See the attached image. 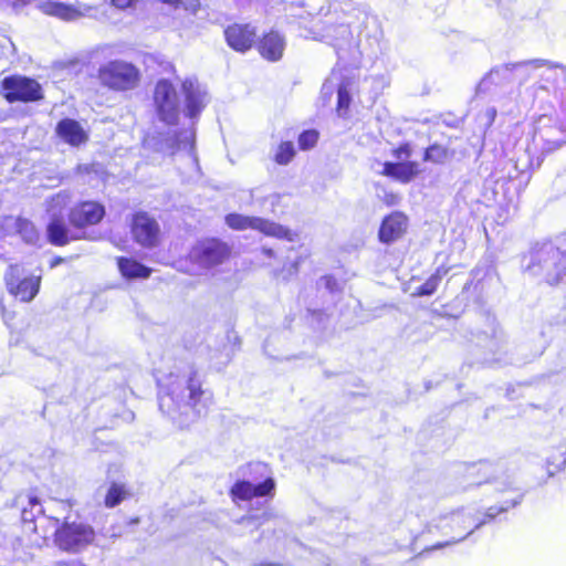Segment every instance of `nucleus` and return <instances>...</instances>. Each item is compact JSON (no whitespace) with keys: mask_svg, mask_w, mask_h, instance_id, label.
Instances as JSON below:
<instances>
[{"mask_svg":"<svg viewBox=\"0 0 566 566\" xmlns=\"http://www.w3.org/2000/svg\"><path fill=\"white\" fill-rule=\"evenodd\" d=\"M40 514L55 526L53 543L60 551L74 554L94 543L96 533L92 525L69 521L67 516L60 522L57 517L46 515L44 509L40 510Z\"/></svg>","mask_w":566,"mask_h":566,"instance_id":"nucleus-2","label":"nucleus"},{"mask_svg":"<svg viewBox=\"0 0 566 566\" xmlns=\"http://www.w3.org/2000/svg\"><path fill=\"white\" fill-rule=\"evenodd\" d=\"M265 253L271 255L272 254V250H265Z\"/></svg>","mask_w":566,"mask_h":566,"instance_id":"nucleus-50","label":"nucleus"},{"mask_svg":"<svg viewBox=\"0 0 566 566\" xmlns=\"http://www.w3.org/2000/svg\"><path fill=\"white\" fill-rule=\"evenodd\" d=\"M181 92L185 97V115L191 120L198 119L209 102L206 86L196 77H187L181 83Z\"/></svg>","mask_w":566,"mask_h":566,"instance_id":"nucleus-12","label":"nucleus"},{"mask_svg":"<svg viewBox=\"0 0 566 566\" xmlns=\"http://www.w3.org/2000/svg\"><path fill=\"white\" fill-rule=\"evenodd\" d=\"M111 4L119 10L134 7L138 0H109Z\"/></svg>","mask_w":566,"mask_h":566,"instance_id":"nucleus-38","label":"nucleus"},{"mask_svg":"<svg viewBox=\"0 0 566 566\" xmlns=\"http://www.w3.org/2000/svg\"><path fill=\"white\" fill-rule=\"evenodd\" d=\"M522 496L514 492V495L502 501L499 504L489 506L483 513L481 517H476L474 515H471V522L472 525L475 528H479L483 525L490 524L495 521V518L507 512L509 510L515 507L517 504L521 503Z\"/></svg>","mask_w":566,"mask_h":566,"instance_id":"nucleus-22","label":"nucleus"},{"mask_svg":"<svg viewBox=\"0 0 566 566\" xmlns=\"http://www.w3.org/2000/svg\"><path fill=\"white\" fill-rule=\"evenodd\" d=\"M41 9L45 14L57 17L66 21L75 20L82 15L75 7L60 1L43 2Z\"/></svg>","mask_w":566,"mask_h":566,"instance_id":"nucleus-25","label":"nucleus"},{"mask_svg":"<svg viewBox=\"0 0 566 566\" xmlns=\"http://www.w3.org/2000/svg\"><path fill=\"white\" fill-rule=\"evenodd\" d=\"M229 255V247L218 239L199 241L189 253L191 261L207 269L221 264Z\"/></svg>","mask_w":566,"mask_h":566,"instance_id":"nucleus-11","label":"nucleus"},{"mask_svg":"<svg viewBox=\"0 0 566 566\" xmlns=\"http://www.w3.org/2000/svg\"><path fill=\"white\" fill-rule=\"evenodd\" d=\"M444 273H446V271L438 269L423 284H421L417 289L415 294L418 296L432 295L437 291L440 282H441L442 275Z\"/></svg>","mask_w":566,"mask_h":566,"instance_id":"nucleus-32","label":"nucleus"},{"mask_svg":"<svg viewBox=\"0 0 566 566\" xmlns=\"http://www.w3.org/2000/svg\"><path fill=\"white\" fill-rule=\"evenodd\" d=\"M55 133L60 139L73 147H78L88 139V134L82 125L76 119L70 117L57 122Z\"/></svg>","mask_w":566,"mask_h":566,"instance_id":"nucleus-19","label":"nucleus"},{"mask_svg":"<svg viewBox=\"0 0 566 566\" xmlns=\"http://www.w3.org/2000/svg\"><path fill=\"white\" fill-rule=\"evenodd\" d=\"M226 223L233 230L254 229L266 235L280 239L287 238L290 234V230L279 223L260 217H249L235 212L226 216Z\"/></svg>","mask_w":566,"mask_h":566,"instance_id":"nucleus-10","label":"nucleus"},{"mask_svg":"<svg viewBox=\"0 0 566 566\" xmlns=\"http://www.w3.org/2000/svg\"><path fill=\"white\" fill-rule=\"evenodd\" d=\"M418 164L415 161L406 163H391L386 161L384 164L382 174L403 182L410 181L418 174Z\"/></svg>","mask_w":566,"mask_h":566,"instance_id":"nucleus-24","label":"nucleus"},{"mask_svg":"<svg viewBox=\"0 0 566 566\" xmlns=\"http://www.w3.org/2000/svg\"><path fill=\"white\" fill-rule=\"evenodd\" d=\"M451 157L452 153L447 147L439 144H433L426 149L423 160L433 164H444Z\"/></svg>","mask_w":566,"mask_h":566,"instance_id":"nucleus-31","label":"nucleus"},{"mask_svg":"<svg viewBox=\"0 0 566 566\" xmlns=\"http://www.w3.org/2000/svg\"><path fill=\"white\" fill-rule=\"evenodd\" d=\"M132 233L137 243L146 248L158 244L160 228L147 212L139 211L133 216Z\"/></svg>","mask_w":566,"mask_h":566,"instance_id":"nucleus-14","label":"nucleus"},{"mask_svg":"<svg viewBox=\"0 0 566 566\" xmlns=\"http://www.w3.org/2000/svg\"><path fill=\"white\" fill-rule=\"evenodd\" d=\"M437 528L440 530L441 535L447 537L444 541L437 542L433 545L426 547L423 552H432L442 549L465 539L474 527L471 522V514L463 511H452L441 515L437 522Z\"/></svg>","mask_w":566,"mask_h":566,"instance_id":"nucleus-4","label":"nucleus"},{"mask_svg":"<svg viewBox=\"0 0 566 566\" xmlns=\"http://www.w3.org/2000/svg\"><path fill=\"white\" fill-rule=\"evenodd\" d=\"M3 279L8 292L21 302H31L38 295L42 280L41 274L25 275L20 264H10Z\"/></svg>","mask_w":566,"mask_h":566,"instance_id":"nucleus-6","label":"nucleus"},{"mask_svg":"<svg viewBox=\"0 0 566 566\" xmlns=\"http://www.w3.org/2000/svg\"><path fill=\"white\" fill-rule=\"evenodd\" d=\"M464 478L470 485L490 483L496 478L495 464L489 460H479L468 463L464 468Z\"/></svg>","mask_w":566,"mask_h":566,"instance_id":"nucleus-20","label":"nucleus"},{"mask_svg":"<svg viewBox=\"0 0 566 566\" xmlns=\"http://www.w3.org/2000/svg\"><path fill=\"white\" fill-rule=\"evenodd\" d=\"M275 481L272 476H266L261 483L252 484L245 480L235 481L229 490V495L233 502L251 501L256 497L273 496Z\"/></svg>","mask_w":566,"mask_h":566,"instance_id":"nucleus-15","label":"nucleus"},{"mask_svg":"<svg viewBox=\"0 0 566 566\" xmlns=\"http://www.w3.org/2000/svg\"><path fill=\"white\" fill-rule=\"evenodd\" d=\"M295 156V147L292 142H282L274 155V160L279 165H287Z\"/></svg>","mask_w":566,"mask_h":566,"instance_id":"nucleus-33","label":"nucleus"},{"mask_svg":"<svg viewBox=\"0 0 566 566\" xmlns=\"http://www.w3.org/2000/svg\"><path fill=\"white\" fill-rule=\"evenodd\" d=\"M178 389L179 388L171 389L166 395L169 396L171 400H176L178 407H180V402H184L186 407H189L193 411L197 418L200 416L202 409H207L208 406L213 402V392L203 388L202 381L197 373H191L186 380L184 388L188 392L186 400H184L182 392Z\"/></svg>","mask_w":566,"mask_h":566,"instance_id":"nucleus-8","label":"nucleus"},{"mask_svg":"<svg viewBox=\"0 0 566 566\" xmlns=\"http://www.w3.org/2000/svg\"><path fill=\"white\" fill-rule=\"evenodd\" d=\"M525 272L548 285L566 283V252L552 241L536 242L523 258Z\"/></svg>","mask_w":566,"mask_h":566,"instance_id":"nucleus-1","label":"nucleus"},{"mask_svg":"<svg viewBox=\"0 0 566 566\" xmlns=\"http://www.w3.org/2000/svg\"><path fill=\"white\" fill-rule=\"evenodd\" d=\"M52 501L64 511H71L76 505V501L74 499H52Z\"/></svg>","mask_w":566,"mask_h":566,"instance_id":"nucleus-39","label":"nucleus"},{"mask_svg":"<svg viewBox=\"0 0 566 566\" xmlns=\"http://www.w3.org/2000/svg\"><path fill=\"white\" fill-rule=\"evenodd\" d=\"M70 230L60 218H52L46 228L48 240L51 244L62 247L70 242Z\"/></svg>","mask_w":566,"mask_h":566,"instance_id":"nucleus-26","label":"nucleus"},{"mask_svg":"<svg viewBox=\"0 0 566 566\" xmlns=\"http://www.w3.org/2000/svg\"><path fill=\"white\" fill-rule=\"evenodd\" d=\"M106 214L104 205L86 200L76 203L71 208L69 221L75 228H85L99 223Z\"/></svg>","mask_w":566,"mask_h":566,"instance_id":"nucleus-16","label":"nucleus"},{"mask_svg":"<svg viewBox=\"0 0 566 566\" xmlns=\"http://www.w3.org/2000/svg\"><path fill=\"white\" fill-rule=\"evenodd\" d=\"M557 65L547 60H528L517 63H507L493 67L478 84L476 92L485 93L491 84L503 85L515 80L524 81L532 69L547 67L549 71Z\"/></svg>","mask_w":566,"mask_h":566,"instance_id":"nucleus-3","label":"nucleus"},{"mask_svg":"<svg viewBox=\"0 0 566 566\" xmlns=\"http://www.w3.org/2000/svg\"><path fill=\"white\" fill-rule=\"evenodd\" d=\"M1 90L3 97L9 103H32L43 98L41 85L31 77L23 75H10L2 80Z\"/></svg>","mask_w":566,"mask_h":566,"instance_id":"nucleus-9","label":"nucleus"},{"mask_svg":"<svg viewBox=\"0 0 566 566\" xmlns=\"http://www.w3.org/2000/svg\"><path fill=\"white\" fill-rule=\"evenodd\" d=\"M117 266L122 276L126 280L147 279L151 274L150 268L126 256L117 258Z\"/></svg>","mask_w":566,"mask_h":566,"instance_id":"nucleus-23","label":"nucleus"},{"mask_svg":"<svg viewBox=\"0 0 566 566\" xmlns=\"http://www.w3.org/2000/svg\"><path fill=\"white\" fill-rule=\"evenodd\" d=\"M321 280L324 281L326 291L332 295L333 300H335L337 294L340 292L339 282L334 276H331V275L321 277Z\"/></svg>","mask_w":566,"mask_h":566,"instance_id":"nucleus-36","label":"nucleus"},{"mask_svg":"<svg viewBox=\"0 0 566 566\" xmlns=\"http://www.w3.org/2000/svg\"><path fill=\"white\" fill-rule=\"evenodd\" d=\"M228 45L238 52H247L256 43V30L251 24L234 23L224 30Z\"/></svg>","mask_w":566,"mask_h":566,"instance_id":"nucleus-17","label":"nucleus"},{"mask_svg":"<svg viewBox=\"0 0 566 566\" xmlns=\"http://www.w3.org/2000/svg\"><path fill=\"white\" fill-rule=\"evenodd\" d=\"M318 140V132L316 129H305L298 136V147L301 150H308L315 146Z\"/></svg>","mask_w":566,"mask_h":566,"instance_id":"nucleus-34","label":"nucleus"},{"mask_svg":"<svg viewBox=\"0 0 566 566\" xmlns=\"http://www.w3.org/2000/svg\"><path fill=\"white\" fill-rule=\"evenodd\" d=\"M195 138L196 132L193 126L189 129H184L174 135L170 140V149L171 153H175L179 149H186L189 153H192L195 149Z\"/></svg>","mask_w":566,"mask_h":566,"instance_id":"nucleus-27","label":"nucleus"},{"mask_svg":"<svg viewBox=\"0 0 566 566\" xmlns=\"http://www.w3.org/2000/svg\"><path fill=\"white\" fill-rule=\"evenodd\" d=\"M28 503L31 507H34L36 505H40L41 504V500L39 499L38 495L35 494H29L28 495Z\"/></svg>","mask_w":566,"mask_h":566,"instance_id":"nucleus-44","label":"nucleus"},{"mask_svg":"<svg viewBox=\"0 0 566 566\" xmlns=\"http://www.w3.org/2000/svg\"><path fill=\"white\" fill-rule=\"evenodd\" d=\"M294 17L297 19L300 35L304 39L316 40L317 32L314 15L310 12L302 11L297 14H294Z\"/></svg>","mask_w":566,"mask_h":566,"instance_id":"nucleus-28","label":"nucleus"},{"mask_svg":"<svg viewBox=\"0 0 566 566\" xmlns=\"http://www.w3.org/2000/svg\"><path fill=\"white\" fill-rule=\"evenodd\" d=\"M350 103H352V94H350L348 84L345 82H342L337 90L336 112H337L338 117L348 118Z\"/></svg>","mask_w":566,"mask_h":566,"instance_id":"nucleus-30","label":"nucleus"},{"mask_svg":"<svg viewBox=\"0 0 566 566\" xmlns=\"http://www.w3.org/2000/svg\"><path fill=\"white\" fill-rule=\"evenodd\" d=\"M154 104L157 117L166 125L174 126L179 122L180 105L177 91L167 78H160L155 86Z\"/></svg>","mask_w":566,"mask_h":566,"instance_id":"nucleus-7","label":"nucleus"},{"mask_svg":"<svg viewBox=\"0 0 566 566\" xmlns=\"http://www.w3.org/2000/svg\"><path fill=\"white\" fill-rule=\"evenodd\" d=\"M408 224L407 217L401 212H394L387 216L379 228L378 237L382 243H392L398 240L406 231Z\"/></svg>","mask_w":566,"mask_h":566,"instance_id":"nucleus-21","label":"nucleus"},{"mask_svg":"<svg viewBox=\"0 0 566 566\" xmlns=\"http://www.w3.org/2000/svg\"><path fill=\"white\" fill-rule=\"evenodd\" d=\"M55 566H85L81 560H61Z\"/></svg>","mask_w":566,"mask_h":566,"instance_id":"nucleus-43","label":"nucleus"},{"mask_svg":"<svg viewBox=\"0 0 566 566\" xmlns=\"http://www.w3.org/2000/svg\"><path fill=\"white\" fill-rule=\"evenodd\" d=\"M394 154L398 159L409 158L411 155V148L408 144H405L395 149Z\"/></svg>","mask_w":566,"mask_h":566,"instance_id":"nucleus-40","label":"nucleus"},{"mask_svg":"<svg viewBox=\"0 0 566 566\" xmlns=\"http://www.w3.org/2000/svg\"><path fill=\"white\" fill-rule=\"evenodd\" d=\"M19 235L27 244L35 245L40 232L32 221L22 217L4 216L0 218V238Z\"/></svg>","mask_w":566,"mask_h":566,"instance_id":"nucleus-13","label":"nucleus"},{"mask_svg":"<svg viewBox=\"0 0 566 566\" xmlns=\"http://www.w3.org/2000/svg\"><path fill=\"white\" fill-rule=\"evenodd\" d=\"M129 495V491L124 484L113 482L105 494L104 505L108 509H113L119 505Z\"/></svg>","mask_w":566,"mask_h":566,"instance_id":"nucleus-29","label":"nucleus"},{"mask_svg":"<svg viewBox=\"0 0 566 566\" xmlns=\"http://www.w3.org/2000/svg\"><path fill=\"white\" fill-rule=\"evenodd\" d=\"M256 46L262 57L271 62H276L283 56L286 41L284 35L279 31L271 30L259 40Z\"/></svg>","mask_w":566,"mask_h":566,"instance_id":"nucleus-18","label":"nucleus"},{"mask_svg":"<svg viewBox=\"0 0 566 566\" xmlns=\"http://www.w3.org/2000/svg\"><path fill=\"white\" fill-rule=\"evenodd\" d=\"M63 261H64V259H63V258H61V256H55V258H53V259H52V261H51V263H50V268H51V269H53V268H55V266H57V265L62 264V263H63Z\"/></svg>","mask_w":566,"mask_h":566,"instance_id":"nucleus-45","label":"nucleus"},{"mask_svg":"<svg viewBox=\"0 0 566 566\" xmlns=\"http://www.w3.org/2000/svg\"><path fill=\"white\" fill-rule=\"evenodd\" d=\"M562 453L557 450L546 461L547 471L551 475L562 471L566 467V457L560 459Z\"/></svg>","mask_w":566,"mask_h":566,"instance_id":"nucleus-35","label":"nucleus"},{"mask_svg":"<svg viewBox=\"0 0 566 566\" xmlns=\"http://www.w3.org/2000/svg\"><path fill=\"white\" fill-rule=\"evenodd\" d=\"M98 80L102 85L114 91L135 88L140 80L139 70L130 62L112 60L98 67Z\"/></svg>","mask_w":566,"mask_h":566,"instance_id":"nucleus-5","label":"nucleus"},{"mask_svg":"<svg viewBox=\"0 0 566 566\" xmlns=\"http://www.w3.org/2000/svg\"><path fill=\"white\" fill-rule=\"evenodd\" d=\"M254 465H255L256 468H261V469H263L264 471H268V465H266V464H264V463H255Z\"/></svg>","mask_w":566,"mask_h":566,"instance_id":"nucleus-48","label":"nucleus"},{"mask_svg":"<svg viewBox=\"0 0 566 566\" xmlns=\"http://www.w3.org/2000/svg\"><path fill=\"white\" fill-rule=\"evenodd\" d=\"M164 398H165V396H163V397L160 398V400H161V402H160V407H163V406H164Z\"/></svg>","mask_w":566,"mask_h":566,"instance_id":"nucleus-49","label":"nucleus"},{"mask_svg":"<svg viewBox=\"0 0 566 566\" xmlns=\"http://www.w3.org/2000/svg\"><path fill=\"white\" fill-rule=\"evenodd\" d=\"M485 318L488 322L489 329L485 331L484 333L494 337L496 335V328H497L496 319L494 316H492L490 314H488Z\"/></svg>","mask_w":566,"mask_h":566,"instance_id":"nucleus-41","label":"nucleus"},{"mask_svg":"<svg viewBox=\"0 0 566 566\" xmlns=\"http://www.w3.org/2000/svg\"><path fill=\"white\" fill-rule=\"evenodd\" d=\"M138 523H140V517H138V516L137 517H132L128 521V524H130V525L132 524H138Z\"/></svg>","mask_w":566,"mask_h":566,"instance_id":"nucleus-47","label":"nucleus"},{"mask_svg":"<svg viewBox=\"0 0 566 566\" xmlns=\"http://www.w3.org/2000/svg\"><path fill=\"white\" fill-rule=\"evenodd\" d=\"M486 116L490 118V122L492 123L496 116V109L494 107L488 108Z\"/></svg>","mask_w":566,"mask_h":566,"instance_id":"nucleus-46","label":"nucleus"},{"mask_svg":"<svg viewBox=\"0 0 566 566\" xmlns=\"http://www.w3.org/2000/svg\"><path fill=\"white\" fill-rule=\"evenodd\" d=\"M94 168H95L94 165L82 164V165L77 166L76 171L80 175H88V174H91L92 171L95 170Z\"/></svg>","mask_w":566,"mask_h":566,"instance_id":"nucleus-42","label":"nucleus"},{"mask_svg":"<svg viewBox=\"0 0 566 566\" xmlns=\"http://www.w3.org/2000/svg\"><path fill=\"white\" fill-rule=\"evenodd\" d=\"M12 49H14V45L11 39L0 30V56L7 55V53Z\"/></svg>","mask_w":566,"mask_h":566,"instance_id":"nucleus-37","label":"nucleus"}]
</instances>
